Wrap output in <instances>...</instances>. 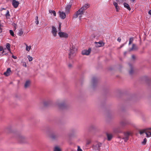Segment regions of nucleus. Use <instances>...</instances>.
<instances>
[{
  "mask_svg": "<svg viewBox=\"0 0 151 151\" xmlns=\"http://www.w3.org/2000/svg\"><path fill=\"white\" fill-rule=\"evenodd\" d=\"M9 33L12 36H14V33L13 31L12 30H9Z\"/></svg>",
  "mask_w": 151,
  "mask_h": 151,
  "instance_id": "obj_34",
  "label": "nucleus"
},
{
  "mask_svg": "<svg viewBox=\"0 0 151 151\" xmlns=\"http://www.w3.org/2000/svg\"><path fill=\"white\" fill-rule=\"evenodd\" d=\"M25 45L26 46V51L29 52L31 47V46L30 45L28 46L25 43H24Z\"/></svg>",
  "mask_w": 151,
  "mask_h": 151,
  "instance_id": "obj_21",
  "label": "nucleus"
},
{
  "mask_svg": "<svg viewBox=\"0 0 151 151\" xmlns=\"http://www.w3.org/2000/svg\"><path fill=\"white\" fill-rule=\"evenodd\" d=\"M89 7V4H84L83 6L80 8L83 11H84L86 10Z\"/></svg>",
  "mask_w": 151,
  "mask_h": 151,
  "instance_id": "obj_11",
  "label": "nucleus"
},
{
  "mask_svg": "<svg viewBox=\"0 0 151 151\" xmlns=\"http://www.w3.org/2000/svg\"><path fill=\"white\" fill-rule=\"evenodd\" d=\"M6 47L7 50L9 51L10 53L12 54V53L11 52L10 50V45L9 44V43H7L6 44Z\"/></svg>",
  "mask_w": 151,
  "mask_h": 151,
  "instance_id": "obj_23",
  "label": "nucleus"
},
{
  "mask_svg": "<svg viewBox=\"0 0 151 151\" xmlns=\"http://www.w3.org/2000/svg\"><path fill=\"white\" fill-rule=\"evenodd\" d=\"M131 1H132V2H134L135 0H130Z\"/></svg>",
  "mask_w": 151,
  "mask_h": 151,
  "instance_id": "obj_48",
  "label": "nucleus"
},
{
  "mask_svg": "<svg viewBox=\"0 0 151 151\" xmlns=\"http://www.w3.org/2000/svg\"><path fill=\"white\" fill-rule=\"evenodd\" d=\"M95 46L97 47H100L103 45V44L101 42H95Z\"/></svg>",
  "mask_w": 151,
  "mask_h": 151,
  "instance_id": "obj_16",
  "label": "nucleus"
},
{
  "mask_svg": "<svg viewBox=\"0 0 151 151\" xmlns=\"http://www.w3.org/2000/svg\"><path fill=\"white\" fill-rule=\"evenodd\" d=\"M24 138V137L22 136H19L18 137V139L19 140H20L21 139H22Z\"/></svg>",
  "mask_w": 151,
  "mask_h": 151,
  "instance_id": "obj_37",
  "label": "nucleus"
},
{
  "mask_svg": "<svg viewBox=\"0 0 151 151\" xmlns=\"http://www.w3.org/2000/svg\"><path fill=\"white\" fill-rule=\"evenodd\" d=\"M130 134V133L128 132H126L124 133V137L123 138V139H124L125 142H127L128 140Z\"/></svg>",
  "mask_w": 151,
  "mask_h": 151,
  "instance_id": "obj_8",
  "label": "nucleus"
},
{
  "mask_svg": "<svg viewBox=\"0 0 151 151\" xmlns=\"http://www.w3.org/2000/svg\"><path fill=\"white\" fill-rule=\"evenodd\" d=\"M61 24L60 23H59V27L58 28V30L60 32L61 31Z\"/></svg>",
  "mask_w": 151,
  "mask_h": 151,
  "instance_id": "obj_36",
  "label": "nucleus"
},
{
  "mask_svg": "<svg viewBox=\"0 0 151 151\" xmlns=\"http://www.w3.org/2000/svg\"><path fill=\"white\" fill-rule=\"evenodd\" d=\"M124 7L127 9L128 10H130L131 9L130 8V7H129V4L126 3H124Z\"/></svg>",
  "mask_w": 151,
  "mask_h": 151,
  "instance_id": "obj_20",
  "label": "nucleus"
},
{
  "mask_svg": "<svg viewBox=\"0 0 151 151\" xmlns=\"http://www.w3.org/2000/svg\"><path fill=\"white\" fill-rule=\"evenodd\" d=\"M49 12L51 14H52V13L53 14V15L54 16H56V12H55V11H52V10H49Z\"/></svg>",
  "mask_w": 151,
  "mask_h": 151,
  "instance_id": "obj_27",
  "label": "nucleus"
},
{
  "mask_svg": "<svg viewBox=\"0 0 151 151\" xmlns=\"http://www.w3.org/2000/svg\"><path fill=\"white\" fill-rule=\"evenodd\" d=\"M71 6L72 4L71 3H69L65 7V12L66 13H69Z\"/></svg>",
  "mask_w": 151,
  "mask_h": 151,
  "instance_id": "obj_9",
  "label": "nucleus"
},
{
  "mask_svg": "<svg viewBox=\"0 0 151 151\" xmlns=\"http://www.w3.org/2000/svg\"><path fill=\"white\" fill-rule=\"evenodd\" d=\"M151 130V128H146L140 131L139 133L141 134L144 133H145L147 137H149L151 135V132L150 130Z\"/></svg>",
  "mask_w": 151,
  "mask_h": 151,
  "instance_id": "obj_3",
  "label": "nucleus"
},
{
  "mask_svg": "<svg viewBox=\"0 0 151 151\" xmlns=\"http://www.w3.org/2000/svg\"><path fill=\"white\" fill-rule=\"evenodd\" d=\"M12 57L15 59H16L17 58V57L16 56H14V55H12Z\"/></svg>",
  "mask_w": 151,
  "mask_h": 151,
  "instance_id": "obj_40",
  "label": "nucleus"
},
{
  "mask_svg": "<svg viewBox=\"0 0 151 151\" xmlns=\"http://www.w3.org/2000/svg\"><path fill=\"white\" fill-rule=\"evenodd\" d=\"M50 101H44L43 102V105L44 106H47L50 104Z\"/></svg>",
  "mask_w": 151,
  "mask_h": 151,
  "instance_id": "obj_17",
  "label": "nucleus"
},
{
  "mask_svg": "<svg viewBox=\"0 0 151 151\" xmlns=\"http://www.w3.org/2000/svg\"><path fill=\"white\" fill-rule=\"evenodd\" d=\"M3 47L0 46V51H2L3 50Z\"/></svg>",
  "mask_w": 151,
  "mask_h": 151,
  "instance_id": "obj_42",
  "label": "nucleus"
},
{
  "mask_svg": "<svg viewBox=\"0 0 151 151\" xmlns=\"http://www.w3.org/2000/svg\"><path fill=\"white\" fill-rule=\"evenodd\" d=\"M77 150L78 151H82V149L80 148V147L79 146H78Z\"/></svg>",
  "mask_w": 151,
  "mask_h": 151,
  "instance_id": "obj_38",
  "label": "nucleus"
},
{
  "mask_svg": "<svg viewBox=\"0 0 151 151\" xmlns=\"http://www.w3.org/2000/svg\"><path fill=\"white\" fill-rule=\"evenodd\" d=\"M13 25L14 26V28H15V29H16V27L17 26L16 24H15L14 23L13 24Z\"/></svg>",
  "mask_w": 151,
  "mask_h": 151,
  "instance_id": "obj_43",
  "label": "nucleus"
},
{
  "mask_svg": "<svg viewBox=\"0 0 151 151\" xmlns=\"http://www.w3.org/2000/svg\"><path fill=\"white\" fill-rule=\"evenodd\" d=\"M53 151H61V149L59 147L55 146L54 147Z\"/></svg>",
  "mask_w": 151,
  "mask_h": 151,
  "instance_id": "obj_19",
  "label": "nucleus"
},
{
  "mask_svg": "<svg viewBox=\"0 0 151 151\" xmlns=\"http://www.w3.org/2000/svg\"><path fill=\"white\" fill-rule=\"evenodd\" d=\"M129 66L130 68V70L129 71V73L130 74H132L133 72V68L132 67V66H131V65L130 64L129 65Z\"/></svg>",
  "mask_w": 151,
  "mask_h": 151,
  "instance_id": "obj_25",
  "label": "nucleus"
},
{
  "mask_svg": "<svg viewBox=\"0 0 151 151\" xmlns=\"http://www.w3.org/2000/svg\"><path fill=\"white\" fill-rule=\"evenodd\" d=\"M68 66L70 68L72 66V65H71L70 64H69L68 65Z\"/></svg>",
  "mask_w": 151,
  "mask_h": 151,
  "instance_id": "obj_45",
  "label": "nucleus"
},
{
  "mask_svg": "<svg viewBox=\"0 0 151 151\" xmlns=\"http://www.w3.org/2000/svg\"><path fill=\"white\" fill-rule=\"evenodd\" d=\"M35 24H38L39 23V22L38 20V17L37 16H36L35 18Z\"/></svg>",
  "mask_w": 151,
  "mask_h": 151,
  "instance_id": "obj_30",
  "label": "nucleus"
},
{
  "mask_svg": "<svg viewBox=\"0 0 151 151\" xmlns=\"http://www.w3.org/2000/svg\"><path fill=\"white\" fill-rule=\"evenodd\" d=\"M113 4H114V5L115 7V9H116V11L117 12H118L119 10V6L118 5L117 3L115 2H114Z\"/></svg>",
  "mask_w": 151,
  "mask_h": 151,
  "instance_id": "obj_14",
  "label": "nucleus"
},
{
  "mask_svg": "<svg viewBox=\"0 0 151 151\" xmlns=\"http://www.w3.org/2000/svg\"><path fill=\"white\" fill-rule=\"evenodd\" d=\"M132 57L133 59H134L135 58V56L134 55H132Z\"/></svg>",
  "mask_w": 151,
  "mask_h": 151,
  "instance_id": "obj_46",
  "label": "nucleus"
},
{
  "mask_svg": "<svg viewBox=\"0 0 151 151\" xmlns=\"http://www.w3.org/2000/svg\"><path fill=\"white\" fill-rule=\"evenodd\" d=\"M59 12L60 17L62 19H64L66 17L65 13L64 12L60 11H59Z\"/></svg>",
  "mask_w": 151,
  "mask_h": 151,
  "instance_id": "obj_10",
  "label": "nucleus"
},
{
  "mask_svg": "<svg viewBox=\"0 0 151 151\" xmlns=\"http://www.w3.org/2000/svg\"><path fill=\"white\" fill-rule=\"evenodd\" d=\"M95 81V80L94 79H93V81H92L93 83Z\"/></svg>",
  "mask_w": 151,
  "mask_h": 151,
  "instance_id": "obj_47",
  "label": "nucleus"
},
{
  "mask_svg": "<svg viewBox=\"0 0 151 151\" xmlns=\"http://www.w3.org/2000/svg\"><path fill=\"white\" fill-rule=\"evenodd\" d=\"M100 146V144H97L95 145V146L94 145L93 146V147H94L93 148L95 149H97V150H99Z\"/></svg>",
  "mask_w": 151,
  "mask_h": 151,
  "instance_id": "obj_24",
  "label": "nucleus"
},
{
  "mask_svg": "<svg viewBox=\"0 0 151 151\" xmlns=\"http://www.w3.org/2000/svg\"><path fill=\"white\" fill-rule=\"evenodd\" d=\"M3 9H5L4 8H2V9L1 10H3Z\"/></svg>",
  "mask_w": 151,
  "mask_h": 151,
  "instance_id": "obj_50",
  "label": "nucleus"
},
{
  "mask_svg": "<svg viewBox=\"0 0 151 151\" xmlns=\"http://www.w3.org/2000/svg\"><path fill=\"white\" fill-rule=\"evenodd\" d=\"M58 34L60 38H67L68 37V35L66 33L62 32H59Z\"/></svg>",
  "mask_w": 151,
  "mask_h": 151,
  "instance_id": "obj_4",
  "label": "nucleus"
},
{
  "mask_svg": "<svg viewBox=\"0 0 151 151\" xmlns=\"http://www.w3.org/2000/svg\"><path fill=\"white\" fill-rule=\"evenodd\" d=\"M120 124L122 126H124L127 125H130L131 124V122L128 120H124L121 121Z\"/></svg>",
  "mask_w": 151,
  "mask_h": 151,
  "instance_id": "obj_5",
  "label": "nucleus"
},
{
  "mask_svg": "<svg viewBox=\"0 0 151 151\" xmlns=\"http://www.w3.org/2000/svg\"><path fill=\"white\" fill-rule=\"evenodd\" d=\"M76 47L75 45L71 43L70 44V50L68 51V58L72 59L76 55L77 51Z\"/></svg>",
  "mask_w": 151,
  "mask_h": 151,
  "instance_id": "obj_1",
  "label": "nucleus"
},
{
  "mask_svg": "<svg viewBox=\"0 0 151 151\" xmlns=\"http://www.w3.org/2000/svg\"><path fill=\"white\" fill-rule=\"evenodd\" d=\"M147 142V139L146 138H145L144 139L143 141L142 142V144H143L144 145H145Z\"/></svg>",
  "mask_w": 151,
  "mask_h": 151,
  "instance_id": "obj_33",
  "label": "nucleus"
},
{
  "mask_svg": "<svg viewBox=\"0 0 151 151\" xmlns=\"http://www.w3.org/2000/svg\"><path fill=\"white\" fill-rule=\"evenodd\" d=\"M30 83V81L27 80L26 81L24 84V87L25 88H27L29 87V86Z\"/></svg>",
  "mask_w": 151,
  "mask_h": 151,
  "instance_id": "obj_18",
  "label": "nucleus"
},
{
  "mask_svg": "<svg viewBox=\"0 0 151 151\" xmlns=\"http://www.w3.org/2000/svg\"><path fill=\"white\" fill-rule=\"evenodd\" d=\"M108 139V140H110L112 137V134H107Z\"/></svg>",
  "mask_w": 151,
  "mask_h": 151,
  "instance_id": "obj_26",
  "label": "nucleus"
},
{
  "mask_svg": "<svg viewBox=\"0 0 151 151\" xmlns=\"http://www.w3.org/2000/svg\"><path fill=\"white\" fill-rule=\"evenodd\" d=\"M52 30L51 31V32L53 36L54 37H55L57 36V30L56 28L54 27V26H52Z\"/></svg>",
  "mask_w": 151,
  "mask_h": 151,
  "instance_id": "obj_6",
  "label": "nucleus"
},
{
  "mask_svg": "<svg viewBox=\"0 0 151 151\" xmlns=\"http://www.w3.org/2000/svg\"><path fill=\"white\" fill-rule=\"evenodd\" d=\"M133 38H130L129 39V45H130L131 44V43L133 42Z\"/></svg>",
  "mask_w": 151,
  "mask_h": 151,
  "instance_id": "obj_32",
  "label": "nucleus"
},
{
  "mask_svg": "<svg viewBox=\"0 0 151 151\" xmlns=\"http://www.w3.org/2000/svg\"><path fill=\"white\" fill-rule=\"evenodd\" d=\"M27 58L28 59V60L29 61L31 62L33 58L30 56L29 55L27 56Z\"/></svg>",
  "mask_w": 151,
  "mask_h": 151,
  "instance_id": "obj_29",
  "label": "nucleus"
},
{
  "mask_svg": "<svg viewBox=\"0 0 151 151\" xmlns=\"http://www.w3.org/2000/svg\"><path fill=\"white\" fill-rule=\"evenodd\" d=\"M138 49V47L137 46L134 44L132 45V47L130 48L129 50L130 51L132 50H137Z\"/></svg>",
  "mask_w": 151,
  "mask_h": 151,
  "instance_id": "obj_15",
  "label": "nucleus"
},
{
  "mask_svg": "<svg viewBox=\"0 0 151 151\" xmlns=\"http://www.w3.org/2000/svg\"><path fill=\"white\" fill-rule=\"evenodd\" d=\"M126 53V52H125L124 53V55H125Z\"/></svg>",
  "mask_w": 151,
  "mask_h": 151,
  "instance_id": "obj_49",
  "label": "nucleus"
},
{
  "mask_svg": "<svg viewBox=\"0 0 151 151\" xmlns=\"http://www.w3.org/2000/svg\"><path fill=\"white\" fill-rule=\"evenodd\" d=\"M11 71V69L10 68H7L6 71L4 72V75L6 76H9L10 74V73Z\"/></svg>",
  "mask_w": 151,
  "mask_h": 151,
  "instance_id": "obj_13",
  "label": "nucleus"
},
{
  "mask_svg": "<svg viewBox=\"0 0 151 151\" xmlns=\"http://www.w3.org/2000/svg\"><path fill=\"white\" fill-rule=\"evenodd\" d=\"M23 33V31H22V30L20 29L19 30V32L18 33V35H19L21 36L22 35Z\"/></svg>",
  "mask_w": 151,
  "mask_h": 151,
  "instance_id": "obj_28",
  "label": "nucleus"
},
{
  "mask_svg": "<svg viewBox=\"0 0 151 151\" xmlns=\"http://www.w3.org/2000/svg\"><path fill=\"white\" fill-rule=\"evenodd\" d=\"M84 12L80 8L78 11L76 12L73 16V18H77L78 16H79V18L80 20L82 15L84 14Z\"/></svg>",
  "mask_w": 151,
  "mask_h": 151,
  "instance_id": "obj_2",
  "label": "nucleus"
},
{
  "mask_svg": "<svg viewBox=\"0 0 151 151\" xmlns=\"http://www.w3.org/2000/svg\"><path fill=\"white\" fill-rule=\"evenodd\" d=\"M116 1L117 2H118V0H116Z\"/></svg>",
  "mask_w": 151,
  "mask_h": 151,
  "instance_id": "obj_51",
  "label": "nucleus"
},
{
  "mask_svg": "<svg viewBox=\"0 0 151 151\" xmlns=\"http://www.w3.org/2000/svg\"><path fill=\"white\" fill-rule=\"evenodd\" d=\"M148 13L149 14L151 15V10L149 11L148 12Z\"/></svg>",
  "mask_w": 151,
  "mask_h": 151,
  "instance_id": "obj_44",
  "label": "nucleus"
},
{
  "mask_svg": "<svg viewBox=\"0 0 151 151\" xmlns=\"http://www.w3.org/2000/svg\"><path fill=\"white\" fill-rule=\"evenodd\" d=\"M57 105L59 108H62L64 106V104L63 103H59L57 104Z\"/></svg>",
  "mask_w": 151,
  "mask_h": 151,
  "instance_id": "obj_22",
  "label": "nucleus"
},
{
  "mask_svg": "<svg viewBox=\"0 0 151 151\" xmlns=\"http://www.w3.org/2000/svg\"><path fill=\"white\" fill-rule=\"evenodd\" d=\"M19 4V2L18 1H16L15 0H13L12 1V5L15 8H16L18 7Z\"/></svg>",
  "mask_w": 151,
  "mask_h": 151,
  "instance_id": "obj_12",
  "label": "nucleus"
},
{
  "mask_svg": "<svg viewBox=\"0 0 151 151\" xmlns=\"http://www.w3.org/2000/svg\"><path fill=\"white\" fill-rule=\"evenodd\" d=\"M117 40L118 41H119V42H120L121 41V39L120 38H118Z\"/></svg>",
  "mask_w": 151,
  "mask_h": 151,
  "instance_id": "obj_41",
  "label": "nucleus"
},
{
  "mask_svg": "<svg viewBox=\"0 0 151 151\" xmlns=\"http://www.w3.org/2000/svg\"><path fill=\"white\" fill-rule=\"evenodd\" d=\"M91 51V49H88V50H84L82 52V54L83 55H88L89 54Z\"/></svg>",
  "mask_w": 151,
  "mask_h": 151,
  "instance_id": "obj_7",
  "label": "nucleus"
},
{
  "mask_svg": "<svg viewBox=\"0 0 151 151\" xmlns=\"http://www.w3.org/2000/svg\"><path fill=\"white\" fill-rule=\"evenodd\" d=\"M91 142V141L90 140H88L87 142H86V144L87 145H88Z\"/></svg>",
  "mask_w": 151,
  "mask_h": 151,
  "instance_id": "obj_39",
  "label": "nucleus"
},
{
  "mask_svg": "<svg viewBox=\"0 0 151 151\" xmlns=\"http://www.w3.org/2000/svg\"><path fill=\"white\" fill-rule=\"evenodd\" d=\"M10 16L9 12L8 10H7L6 13V16L7 18H8Z\"/></svg>",
  "mask_w": 151,
  "mask_h": 151,
  "instance_id": "obj_31",
  "label": "nucleus"
},
{
  "mask_svg": "<svg viewBox=\"0 0 151 151\" xmlns=\"http://www.w3.org/2000/svg\"><path fill=\"white\" fill-rule=\"evenodd\" d=\"M22 63H23L22 65L24 67H27V64L25 62H22Z\"/></svg>",
  "mask_w": 151,
  "mask_h": 151,
  "instance_id": "obj_35",
  "label": "nucleus"
}]
</instances>
